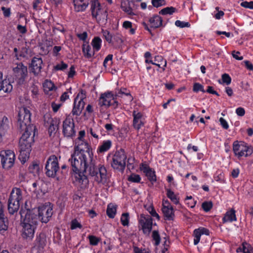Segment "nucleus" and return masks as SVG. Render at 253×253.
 <instances>
[{
	"mask_svg": "<svg viewBox=\"0 0 253 253\" xmlns=\"http://www.w3.org/2000/svg\"><path fill=\"white\" fill-rule=\"evenodd\" d=\"M244 245H245L244 253H253V248L250 244L244 242Z\"/></svg>",
	"mask_w": 253,
	"mask_h": 253,
	"instance_id": "13d9d810",
	"label": "nucleus"
},
{
	"mask_svg": "<svg viewBox=\"0 0 253 253\" xmlns=\"http://www.w3.org/2000/svg\"><path fill=\"white\" fill-rule=\"evenodd\" d=\"M89 243L92 246H96L100 241V239L93 235H89L88 237Z\"/></svg>",
	"mask_w": 253,
	"mask_h": 253,
	"instance_id": "a18cd8bd",
	"label": "nucleus"
},
{
	"mask_svg": "<svg viewBox=\"0 0 253 253\" xmlns=\"http://www.w3.org/2000/svg\"><path fill=\"white\" fill-rule=\"evenodd\" d=\"M236 114L239 116H243L245 114V109L242 107H238L236 110Z\"/></svg>",
	"mask_w": 253,
	"mask_h": 253,
	"instance_id": "774afa93",
	"label": "nucleus"
},
{
	"mask_svg": "<svg viewBox=\"0 0 253 253\" xmlns=\"http://www.w3.org/2000/svg\"><path fill=\"white\" fill-rule=\"evenodd\" d=\"M121 222L124 226H128L129 224V213H123L121 217Z\"/></svg>",
	"mask_w": 253,
	"mask_h": 253,
	"instance_id": "e433bc0d",
	"label": "nucleus"
},
{
	"mask_svg": "<svg viewBox=\"0 0 253 253\" xmlns=\"http://www.w3.org/2000/svg\"><path fill=\"white\" fill-rule=\"evenodd\" d=\"M20 212L21 218H23L21 223L22 236L27 240H32L38 224L37 214L30 210L21 211Z\"/></svg>",
	"mask_w": 253,
	"mask_h": 253,
	"instance_id": "f03ea898",
	"label": "nucleus"
},
{
	"mask_svg": "<svg viewBox=\"0 0 253 253\" xmlns=\"http://www.w3.org/2000/svg\"><path fill=\"white\" fill-rule=\"evenodd\" d=\"M222 80L223 83L228 85L231 83V78L228 74H224L222 75Z\"/></svg>",
	"mask_w": 253,
	"mask_h": 253,
	"instance_id": "4d7b16f0",
	"label": "nucleus"
},
{
	"mask_svg": "<svg viewBox=\"0 0 253 253\" xmlns=\"http://www.w3.org/2000/svg\"><path fill=\"white\" fill-rule=\"evenodd\" d=\"M36 130L33 132L26 130L24 131L19 140V147L20 150L29 151L31 150V145L34 142V137L35 135Z\"/></svg>",
	"mask_w": 253,
	"mask_h": 253,
	"instance_id": "1a4fd4ad",
	"label": "nucleus"
},
{
	"mask_svg": "<svg viewBox=\"0 0 253 253\" xmlns=\"http://www.w3.org/2000/svg\"><path fill=\"white\" fill-rule=\"evenodd\" d=\"M152 4L153 6L158 7L165 4V0H152Z\"/></svg>",
	"mask_w": 253,
	"mask_h": 253,
	"instance_id": "864d4df0",
	"label": "nucleus"
},
{
	"mask_svg": "<svg viewBox=\"0 0 253 253\" xmlns=\"http://www.w3.org/2000/svg\"><path fill=\"white\" fill-rule=\"evenodd\" d=\"M12 85L8 81L2 79V73L0 72V91L3 90L8 93L12 91Z\"/></svg>",
	"mask_w": 253,
	"mask_h": 253,
	"instance_id": "4be33fe9",
	"label": "nucleus"
},
{
	"mask_svg": "<svg viewBox=\"0 0 253 253\" xmlns=\"http://www.w3.org/2000/svg\"><path fill=\"white\" fill-rule=\"evenodd\" d=\"M210 234L209 230L205 228L201 227L198 229H196L193 232L194 236V244L195 245H197L200 240V238L202 235H209Z\"/></svg>",
	"mask_w": 253,
	"mask_h": 253,
	"instance_id": "412c9836",
	"label": "nucleus"
},
{
	"mask_svg": "<svg viewBox=\"0 0 253 253\" xmlns=\"http://www.w3.org/2000/svg\"><path fill=\"white\" fill-rule=\"evenodd\" d=\"M154 62H156L158 63H161V64H164V67L163 68V71H165V67L167 66V61L166 60L164 59V58L161 56H156L154 59Z\"/></svg>",
	"mask_w": 253,
	"mask_h": 253,
	"instance_id": "79ce46f5",
	"label": "nucleus"
},
{
	"mask_svg": "<svg viewBox=\"0 0 253 253\" xmlns=\"http://www.w3.org/2000/svg\"><path fill=\"white\" fill-rule=\"evenodd\" d=\"M134 253H151L149 251H147L145 249H141L136 247L134 248Z\"/></svg>",
	"mask_w": 253,
	"mask_h": 253,
	"instance_id": "338daca9",
	"label": "nucleus"
},
{
	"mask_svg": "<svg viewBox=\"0 0 253 253\" xmlns=\"http://www.w3.org/2000/svg\"><path fill=\"white\" fill-rule=\"evenodd\" d=\"M117 211V206L112 204H109L108 205L106 212L107 215L111 218L115 217Z\"/></svg>",
	"mask_w": 253,
	"mask_h": 253,
	"instance_id": "c85d7f7f",
	"label": "nucleus"
},
{
	"mask_svg": "<svg viewBox=\"0 0 253 253\" xmlns=\"http://www.w3.org/2000/svg\"><path fill=\"white\" fill-rule=\"evenodd\" d=\"M1 163L5 169H10L14 165L15 156L14 152L10 150H3L0 152Z\"/></svg>",
	"mask_w": 253,
	"mask_h": 253,
	"instance_id": "9d476101",
	"label": "nucleus"
},
{
	"mask_svg": "<svg viewBox=\"0 0 253 253\" xmlns=\"http://www.w3.org/2000/svg\"><path fill=\"white\" fill-rule=\"evenodd\" d=\"M52 209L49 206H44L40 207L38 210V219L42 222L47 223L52 215Z\"/></svg>",
	"mask_w": 253,
	"mask_h": 253,
	"instance_id": "dca6fc26",
	"label": "nucleus"
},
{
	"mask_svg": "<svg viewBox=\"0 0 253 253\" xmlns=\"http://www.w3.org/2000/svg\"><path fill=\"white\" fill-rule=\"evenodd\" d=\"M116 99L112 92H105L101 95L98 103L100 106L108 107L110 106H113L114 108H116L118 106V102Z\"/></svg>",
	"mask_w": 253,
	"mask_h": 253,
	"instance_id": "ddd939ff",
	"label": "nucleus"
},
{
	"mask_svg": "<svg viewBox=\"0 0 253 253\" xmlns=\"http://www.w3.org/2000/svg\"><path fill=\"white\" fill-rule=\"evenodd\" d=\"M134 158L132 157H129L127 159V167L128 169H134Z\"/></svg>",
	"mask_w": 253,
	"mask_h": 253,
	"instance_id": "bf43d9fd",
	"label": "nucleus"
},
{
	"mask_svg": "<svg viewBox=\"0 0 253 253\" xmlns=\"http://www.w3.org/2000/svg\"><path fill=\"white\" fill-rule=\"evenodd\" d=\"M175 25L180 28L189 27L190 26V24L189 22L181 21L180 20H176L175 22Z\"/></svg>",
	"mask_w": 253,
	"mask_h": 253,
	"instance_id": "3c124183",
	"label": "nucleus"
},
{
	"mask_svg": "<svg viewBox=\"0 0 253 253\" xmlns=\"http://www.w3.org/2000/svg\"><path fill=\"white\" fill-rule=\"evenodd\" d=\"M153 240L155 241V245L158 246L160 243V236L159 232L157 230H154L152 235Z\"/></svg>",
	"mask_w": 253,
	"mask_h": 253,
	"instance_id": "a19ab883",
	"label": "nucleus"
},
{
	"mask_svg": "<svg viewBox=\"0 0 253 253\" xmlns=\"http://www.w3.org/2000/svg\"><path fill=\"white\" fill-rule=\"evenodd\" d=\"M219 122L220 125L224 129H227L229 128L228 124L227 121L224 119H223V118H220L219 119Z\"/></svg>",
	"mask_w": 253,
	"mask_h": 253,
	"instance_id": "0e129e2a",
	"label": "nucleus"
},
{
	"mask_svg": "<svg viewBox=\"0 0 253 253\" xmlns=\"http://www.w3.org/2000/svg\"><path fill=\"white\" fill-rule=\"evenodd\" d=\"M214 178L215 179V180H216V181H218V182H219L220 183H225V180L224 179V174L222 172H217L214 176Z\"/></svg>",
	"mask_w": 253,
	"mask_h": 253,
	"instance_id": "37998d69",
	"label": "nucleus"
},
{
	"mask_svg": "<svg viewBox=\"0 0 253 253\" xmlns=\"http://www.w3.org/2000/svg\"><path fill=\"white\" fill-rule=\"evenodd\" d=\"M193 90L196 92H197L199 91L205 92V90L204 89V86L200 84L197 83H196L194 84Z\"/></svg>",
	"mask_w": 253,
	"mask_h": 253,
	"instance_id": "8fccbe9b",
	"label": "nucleus"
},
{
	"mask_svg": "<svg viewBox=\"0 0 253 253\" xmlns=\"http://www.w3.org/2000/svg\"><path fill=\"white\" fill-rule=\"evenodd\" d=\"M90 9L92 16L95 18L97 23L103 24L106 23L108 17L107 10L106 8H102L97 0L91 1Z\"/></svg>",
	"mask_w": 253,
	"mask_h": 253,
	"instance_id": "20e7f679",
	"label": "nucleus"
},
{
	"mask_svg": "<svg viewBox=\"0 0 253 253\" xmlns=\"http://www.w3.org/2000/svg\"><path fill=\"white\" fill-rule=\"evenodd\" d=\"M113 55L109 54L105 58L103 62V66L106 68L107 66H110L112 64Z\"/></svg>",
	"mask_w": 253,
	"mask_h": 253,
	"instance_id": "49530a36",
	"label": "nucleus"
},
{
	"mask_svg": "<svg viewBox=\"0 0 253 253\" xmlns=\"http://www.w3.org/2000/svg\"><path fill=\"white\" fill-rule=\"evenodd\" d=\"M121 8L126 12L129 15L133 14L132 9L131 8L128 0H124L121 2Z\"/></svg>",
	"mask_w": 253,
	"mask_h": 253,
	"instance_id": "7c9ffc66",
	"label": "nucleus"
},
{
	"mask_svg": "<svg viewBox=\"0 0 253 253\" xmlns=\"http://www.w3.org/2000/svg\"><path fill=\"white\" fill-rule=\"evenodd\" d=\"M147 211L151 214V215L153 216L156 217L158 220L160 219V216L156 212L155 210L154 209L153 206H150L148 209Z\"/></svg>",
	"mask_w": 253,
	"mask_h": 253,
	"instance_id": "5fc2aeb1",
	"label": "nucleus"
},
{
	"mask_svg": "<svg viewBox=\"0 0 253 253\" xmlns=\"http://www.w3.org/2000/svg\"><path fill=\"white\" fill-rule=\"evenodd\" d=\"M146 176L147 177L149 181L153 184L154 182L156 181V176L155 174V172L154 171H153L152 169L149 171L147 172L145 174Z\"/></svg>",
	"mask_w": 253,
	"mask_h": 253,
	"instance_id": "58836bf2",
	"label": "nucleus"
},
{
	"mask_svg": "<svg viewBox=\"0 0 253 253\" xmlns=\"http://www.w3.org/2000/svg\"><path fill=\"white\" fill-rule=\"evenodd\" d=\"M123 94L130 95V93L127 92L126 88H122L119 89L118 92H116V96L121 97Z\"/></svg>",
	"mask_w": 253,
	"mask_h": 253,
	"instance_id": "6e6d98bb",
	"label": "nucleus"
},
{
	"mask_svg": "<svg viewBox=\"0 0 253 253\" xmlns=\"http://www.w3.org/2000/svg\"><path fill=\"white\" fill-rule=\"evenodd\" d=\"M126 155L123 149L116 152L114 155L111 163L113 169L123 171L126 166Z\"/></svg>",
	"mask_w": 253,
	"mask_h": 253,
	"instance_id": "423d86ee",
	"label": "nucleus"
},
{
	"mask_svg": "<svg viewBox=\"0 0 253 253\" xmlns=\"http://www.w3.org/2000/svg\"><path fill=\"white\" fill-rule=\"evenodd\" d=\"M36 244L38 246L39 249H42L46 244V239L45 234L41 232L37 236L36 239Z\"/></svg>",
	"mask_w": 253,
	"mask_h": 253,
	"instance_id": "b1692460",
	"label": "nucleus"
},
{
	"mask_svg": "<svg viewBox=\"0 0 253 253\" xmlns=\"http://www.w3.org/2000/svg\"><path fill=\"white\" fill-rule=\"evenodd\" d=\"M31 113L28 108L22 107L19 109L17 116V126L21 130H28L33 132L36 130V126L31 124Z\"/></svg>",
	"mask_w": 253,
	"mask_h": 253,
	"instance_id": "7ed1b4c3",
	"label": "nucleus"
},
{
	"mask_svg": "<svg viewBox=\"0 0 253 253\" xmlns=\"http://www.w3.org/2000/svg\"><path fill=\"white\" fill-rule=\"evenodd\" d=\"M237 220L235 211L233 209L227 211L222 218L223 222H232Z\"/></svg>",
	"mask_w": 253,
	"mask_h": 253,
	"instance_id": "a878e982",
	"label": "nucleus"
},
{
	"mask_svg": "<svg viewBox=\"0 0 253 253\" xmlns=\"http://www.w3.org/2000/svg\"><path fill=\"white\" fill-rule=\"evenodd\" d=\"M85 98V91L81 89L74 99V106L72 110L73 115L79 116L81 114L85 105L83 100Z\"/></svg>",
	"mask_w": 253,
	"mask_h": 253,
	"instance_id": "f8f14e48",
	"label": "nucleus"
},
{
	"mask_svg": "<svg viewBox=\"0 0 253 253\" xmlns=\"http://www.w3.org/2000/svg\"><path fill=\"white\" fill-rule=\"evenodd\" d=\"M163 20L161 17L155 15L149 19L151 28H157L162 25Z\"/></svg>",
	"mask_w": 253,
	"mask_h": 253,
	"instance_id": "5701e85b",
	"label": "nucleus"
},
{
	"mask_svg": "<svg viewBox=\"0 0 253 253\" xmlns=\"http://www.w3.org/2000/svg\"><path fill=\"white\" fill-rule=\"evenodd\" d=\"M177 11V9L172 6L167 7L159 11V14L162 15H171Z\"/></svg>",
	"mask_w": 253,
	"mask_h": 253,
	"instance_id": "72a5a7b5",
	"label": "nucleus"
},
{
	"mask_svg": "<svg viewBox=\"0 0 253 253\" xmlns=\"http://www.w3.org/2000/svg\"><path fill=\"white\" fill-rule=\"evenodd\" d=\"M82 49L84 56L87 58H91L96 51L93 49L92 50L91 46L88 44H84Z\"/></svg>",
	"mask_w": 253,
	"mask_h": 253,
	"instance_id": "bb28decb",
	"label": "nucleus"
},
{
	"mask_svg": "<svg viewBox=\"0 0 253 253\" xmlns=\"http://www.w3.org/2000/svg\"><path fill=\"white\" fill-rule=\"evenodd\" d=\"M13 72L14 77L20 84H23L28 77L27 67L21 62L16 64L13 68Z\"/></svg>",
	"mask_w": 253,
	"mask_h": 253,
	"instance_id": "9b49d317",
	"label": "nucleus"
},
{
	"mask_svg": "<svg viewBox=\"0 0 253 253\" xmlns=\"http://www.w3.org/2000/svg\"><path fill=\"white\" fill-rule=\"evenodd\" d=\"M10 131L9 121L8 118L3 116L0 120V142L2 140V137L9 134Z\"/></svg>",
	"mask_w": 253,
	"mask_h": 253,
	"instance_id": "a211bd4d",
	"label": "nucleus"
},
{
	"mask_svg": "<svg viewBox=\"0 0 253 253\" xmlns=\"http://www.w3.org/2000/svg\"><path fill=\"white\" fill-rule=\"evenodd\" d=\"M138 221L143 233L148 236L152 229L153 219L151 216L149 215L142 214Z\"/></svg>",
	"mask_w": 253,
	"mask_h": 253,
	"instance_id": "4468645a",
	"label": "nucleus"
},
{
	"mask_svg": "<svg viewBox=\"0 0 253 253\" xmlns=\"http://www.w3.org/2000/svg\"><path fill=\"white\" fill-rule=\"evenodd\" d=\"M102 43L101 39L98 37H94L91 41V44L94 50L98 51L101 48Z\"/></svg>",
	"mask_w": 253,
	"mask_h": 253,
	"instance_id": "c756f323",
	"label": "nucleus"
},
{
	"mask_svg": "<svg viewBox=\"0 0 253 253\" xmlns=\"http://www.w3.org/2000/svg\"><path fill=\"white\" fill-rule=\"evenodd\" d=\"M1 9L3 11V15L4 17H8L10 16L11 14L10 8L2 7Z\"/></svg>",
	"mask_w": 253,
	"mask_h": 253,
	"instance_id": "69168bd1",
	"label": "nucleus"
},
{
	"mask_svg": "<svg viewBox=\"0 0 253 253\" xmlns=\"http://www.w3.org/2000/svg\"><path fill=\"white\" fill-rule=\"evenodd\" d=\"M133 126L134 128L139 130L145 124V118L141 112L133 111L132 113Z\"/></svg>",
	"mask_w": 253,
	"mask_h": 253,
	"instance_id": "aec40b11",
	"label": "nucleus"
},
{
	"mask_svg": "<svg viewBox=\"0 0 253 253\" xmlns=\"http://www.w3.org/2000/svg\"><path fill=\"white\" fill-rule=\"evenodd\" d=\"M28 169L30 173H32L35 174H37L40 171V166L37 162H33L32 164L29 166Z\"/></svg>",
	"mask_w": 253,
	"mask_h": 253,
	"instance_id": "c9c22d12",
	"label": "nucleus"
},
{
	"mask_svg": "<svg viewBox=\"0 0 253 253\" xmlns=\"http://www.w3.org/2000/svg\"><path fill=\"white\" fill-rule=\"evenodd\" d=\"M22 199V191L20 188H13L10 193L8 203V211L13 214L19 209L20 202Z\"/></svg>",
	"mask_w": 253,
	"mask_h": 253,
	"instance_id": "39448f33",
	"label": "nucleus"
},
{
	"mask_svg": "<svg viewBox=\"0 0 253 253\" xmlns=\"http://www.w3.org/2000/svg\"><path fill=\"white\" fill-rule=\"evenodd\" d=\"M68 92H70L71 93V87L67 90V91L64 92L62 94L60 98L61 101L64 102L66 100L69 98Z\"/></svg>",
	"mask_w": 253,
	"mask_h": 253,
	"instance_id": "052dcab7",
	"label": "nucleus"
},
{
	"mask_svg": "<svg viewBox=\"0 0 253 253\" xmlns=\"http://www.w3.org/2000/svg\"><path fill=\"white\" fill-rule=\"evenodd\" d=\"M165 219L173 220L174 217V210L172 207H163L162 209Z\"/></svg>",
	"mask_w": 253,
	"mask_h": 253,
	"instance_id": "393cba45",
	"label": "nucleus"
},
{
	"mask_svg": "<svg viewBox=\"0 0 253 253\" xmlns=\"http://www.w3.org/2000/svg\"><path fill=\"white\" fill-rule=\"evenodd\" d=\"M241 5L245 8L253 9V1H243L241 2Z\"/></svg>",
	"mask_w": 253,
	"mask_h": 253,
	"instance_id": "680f3d73",
	"label": "nucleus"
},
{
	"mask_svg": "<svg viewBox=\"0 0 253 253\" xmlns=\"http://www.w3.org/2000/svg\"><path fill=\"white\" fill-rule=\"evenodd\" d=\"M43 66V60L39 56L34 57L29 64L30 72L35 76H38L41 73Z\"/></svg>",
	"mask_w": 253,
	"mask_h": 253,
	"instance_id": "2eb2a0df",
	"label": "nucleus"
},
{
	"mask_svg": "<svg viewBox=\"0 0 253 253\" xmlns=\"http://www.w3.org/2000/svg\"><path fill=\"white\" fill-rule=\"evenodd\" d=\"M102 33L106 41L108 43H111L112 42L113 36L110 32L107 30H102Z\"/></svg>",
	"mask_w": 253,
	"mask_h": 253,
	"instance_id": "ea45409f",
	"label": "nucleus"
},
{
	"mask_svg": "<svg viewBox=\"0 0 253 253\" xmlns=\"http://www.w3.org/2000/svg\"><path fill=\"white\" fill-rule=\"evenodd\" d=\"M79 228L81 229L82 228V224L78 221L77 219H74L71 222V229L72 230L76 229Z\"/></svg>",
	"mask_w": 253,
	"mask_h": 253,
	"instance_id": "de8ad7c7",
	"label": "nucleus"
},
{
	"mask_svg": "<svg viewBox=\"0 0 253 253\" xmlns=\"http://www.w3.org/2000/svg\"><path fill=\"white\" fill-rule=\"evenodd\" d=\"M74 123L72 119L67 118L63 122V133L67 137H72L75 134Z\"/></svg>",
	"mask_w": 253,
	"mask_h": 253,
	"instance_id": "f3484780",
	"label": "nucleus"
},
{
	"mask_svg": "<svg viewBox=\"0 0 253 253\" xmlns=\"http://www.w3.org/2000/svg\"><path fill=\"white\" fill-rule=\"evenodd\" d=\"M19 150L20 154L19 159L22 164H24L29 158L30 152L29 151H25Z\"/></svg>",
	"mask_w": 253,
	"mask_h": 253,
	"instance_id": "473e14b6",
	"label": "nucleus"
},
{
	"mask_svg": "<svg viewBox=\"0 0 253 253\" xmlns=\"http://www.w3.org/2000/svg\"><path fill=\"white\" fill-rule=\"evenodd\" d=\"M74 151L69 159L72 170L74 172L75 181L82 188H85L88 184L87 175L95 177L98 183H104L107 180L106 168L99 165L96 167L93 160V153L88 143L83 139H76Z\"/></svg>",
	"mask_w": 253,
	"mask_h": 253,
	"instance_id": "f257e3e1",
	"label": "nucleus"
},
{
	"mask_svg": "<svg viewBox=\"0 0 253 253\" xmlns=\"http://www.w3.org/2000/svg\"><path fill=\"white\" fill-rule=\"evenodd\" d=\"M45 174L49 177H55L59 170L57 157L55 155L50 156L47 159L45 167Z\"/></svg>",
	"mask_w": 253,
	"mask_h": 253,
	"instance_id": "0eeeda50",
	"label": "nucleus"
},
{
	"mask_svg": "<svg viewBox=\"0 0 253 253\" xmlns=\"http://www.w3.org/2000/svg\"><path fill=\"white\" fill-rule=\"evenodd\" d=\"M46 118H48L46 124L49 125L48 133L50 136H51L52 134H55L58 129L60 120L57 118H51L49 115L44 116L45 121Z\"/></svg>",
	"mask_w": 253,
	"mask_h": 253,
	"instance_id": "6ab92c4d",
	"label": "nucleus"
},
{
	"mask_svg": "<svg viewBox=\"0 0 253 253\" xmlns=\"http://www.w3.org/2000/svg\"><path fill=\"white\" fill-rule=\"evenodd\" d=\"M68 67V65L63 61L61 62L60 64H57L56 66L54 67V68L55 70H61L63 71L65 69H67Z\"/></svg>",
	"mask_w": 253,
	"mask_h": 253,
	"instance_id": "603ef678",
	"label": "nucleus"
},
{
	"mask_svg": "<svg viewBox=\"0 0 253 253\" xmlns=\"http://www.w3.org/2000/svg\"><path fill=\"white\" fill-rule=\"evenodd\" d=\"M127 180L130 182L139 183L141 180V177L138 174L132 173L128 176Z\"/></svg>",
	"mask_w": 253,
	"mask_h": 253,
	"instance_id": "4c0bfd02",
	"label": "nucleus"
},
{
	"mask_svg": "<svg viewBox=\"0 0 253 253\" xmlns=\"http://www.w3.org/2000/svg\"><path fill=\"white\" fill-rule=\"evenodd\" d=\"M167 196L175 204L179 203V199L177 196L170 189H167Z\"/></svg>",
	"mask_w": 253,
	"mask_h": 253,
	"instance_id": "2f4dec72",
	"label": "nucleus"
},
{
	"mask_svg": "<svg viewBox=\"0 0 253 253\" xmlns=\"http://www.w3.org/2000/svg\"><path fill=\"white\" fill-rule=\"evenodd\" d=\"M202 207L204 211L208 212L212 207V203L211 202H204L202 205Z\"/></svg>",
	"mask_w": 253,
	"mask_h": 253,
	"instance_id": "09e8293b",
	"label": "nucleus"
},
{
	"mask_svg": "<svg viewBox=\"0 0 253 253\" xmlns=\"http://www.w3.org/2000/svg\"><path fill=\"white\" fill-rule=\"evenodd\" d=\"M43 87L44 89H48L49 91H51L56 88L54 84L51 81H46L43 84Z\"/></svg>",
	"mask_w": 253,
	"mask_h": 253,
	"instance_id": "c03bdc74",
	"label": "nucleus"
},
{
	"mask_svg": "<svg viewBox=\"0 0 253 253\" xmlns=\"http://www.w3.org/2000/svg\"><path fill=\"white\" fill-rule=\"evenodd\" d=\"M7 220L4 218V216L0 217V232L3 234L7 229Z\"/></svg>",
	"mask_w": 253,
	"mask_h": 253,
	"instance_id": "f704fd0d",
	"label": "nucleus"
},
{
	"mask_svg": "<svg viewBox=\"0 0 253 253\" xmlns=\"http://www.w3.org/2000/svg\"><path fill=\"white\" fill-rule=\"evenodd\" d=\"M233 150L235 155L238 158L249 156L253 152L252 147L244 142L235 141L233 144Z\"/></svg>",
	"mask_w": 253,
	"mask_h": 253,
	"instance_id": "6e6552de",
	"label": "nucleus"
},
{
	"mask_svg": "<svg viewBox=\"0 0 253 253\" xmlns=\"http://www.w3.org/2000/svg\"><path fill=\"white\" fill-rule=\"evenodd\" d=\"M112 146V141L110 140L103 141L102 144L97 149V153H102L108 151Z\"/></svg>",
	"mask_w": 253,
	"mask_h": 253,
	"instance_id": "cd10ccee",
	"label": "nucleus"
},
{
	"mask_svg": "<svg viewBox=\"0 0 253 253\" xmlns=\"http://www.w3.org/2000/svg\"><path fill=\"white\" fill-rule=\"evenodd\" d=\"M26 172H20L18 178V181L19 182H25L26 181Z\"/></svg>",
	"mask_w": 253,
	"mask_h": 253,
	"instance_id": "e2e57ef3",
	"label": "nucleus"
}]
</instances>
